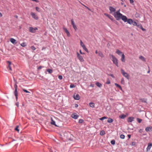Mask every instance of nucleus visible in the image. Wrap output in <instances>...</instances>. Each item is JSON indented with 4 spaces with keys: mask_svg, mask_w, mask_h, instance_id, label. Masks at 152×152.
<instances>
[{
    "mask_svg": "<svg viewBox=\"0 0 152 152\" xmlns=\"http://www.w3.org/2000/svg\"><path fill=\"white\" fill-rule=\"evenodd\" d=\"M113 15L117 20H119L121 19L123 21H126V17L125 15H123L122 14L120 13V10L113 13Z\"/></svg>",
    "mask_w": 152,
    "mask_h": 152,
    "instance_id": "nucleus-1",
    "label": "nucleus"
},
{
    "mask_svg": "<svg viewBox=\"0 0 152 152\" xmlns=\"http://www.w3.org/2000/svg\"><path fill=\"white\" fill-rule=\"evenodd\" d=\"M110 58H112V61H113V63L115 64L117 67H118L117 59L113 55H110Z\"/></svg>",
    "mask_w": 152,
    "mask_h": 152,
    "instance_id": "nucleus-2",
    "label": "nucleus"
},
{
    "mask_svg": "<svg viewBox=\"0 0 152 152\" xmlns=\"http://www.w3.org/2000/svg\"><path fill=\"white\" fill-rule=\"evenodd\" d=\"M121 72L124 76L127 79H129V75L127 73L125 72L123 69H121Z\"/></svg>",
    "mask_w": 152,
    "mask_h": 152,
    "instance_id": "nucleus-3",
    "label": "nucleus"
},
{
    "mask_svg": "<svg viewBox=\"0 0 152 152\" xmlns=\"http://www.w3.org/2000/svg\"><path fill=\"white\" fill-rule=\"evenodd\" d=\"M80 45L83 48V49L86 52H88V51L87 48H86V46L82 42V40H80Z\"/></svg>",
    "mask_w": 152,
    "mask_h": 152,
    "instance_id": "nucleus-4",
    "label": "nucleus"
},
{
    "mask_svg": "<svg viewBox=\"0 0 152 152\" xmlns=\"http://www.w3.org/2000/svg\"><path fill=\"white\" fill-rule=\"evenodd\" d=\"M77 57L80 61L81 62L84 61V60L83 57L81 55H80L78 52H77Z\"/></svg>",
    "mask_w": 152,
    "mask_h": 152,
    "instance_id": "nucleus-5",
    "label": "nucleus"
},
{
    "mask_svg": "<svg viewBox=\"0 0 152 152\" xmlns=\"http://www.w3.org/2000/svg\"><path fill=\"white\" fill-rule=\"evenodd\" d=\"M38 28L37 27L34 28L32 27H30L29 28V31L31 33H35L36 32V30H37Z\"/></svg>",
    "mask_w": 152,
    "mask_h": 152,
    "instance_id": "nucleus-6",
    "label": "nucleus"
},
{
    "mask_svg": "<svg viewBox=\"0 0 152 152\" xmlns=\"http://www.w3.org/2000/svg\"><path fill=\"white\" fill-rule=\"evenodd\" d=\"M71 24L72 25L73 27L74 28V29H75V31H77V27L76 25H75V23L74 22V21L73 19L71 20Z\"/></svg>",
    "mask_w": 152,
    "mask_h": 152,
    "instance_id": "nucleus-7",
    "label": "nucleus"
},
{
    "mask_svg": "<svg viewBox=\"0 0 152 152\" xmlns=\"http://www.w3.org/2000/svg\"><path fill=\"white\" fill-rule=\"evenodd\" d=\"M7 62L8 64V66L7 67V68L10 72H11L12 71V68L11 66V65L12 64L11 62L9 61H7Z\"/></svg>",
    "mask_w": 152,
    "mask_h": 152,
    "instance_id": "nucleus-8",
    "label": "nucleus"
},
{
    "mask_svg": "<svg viewBox=\"0 0 152 152\" xmlns=\"http://www.w3.org/2000/svg\"><path fill=\"white\" fill-rule=\"evenodd\" d=\"M31 15L32 16V18L36 20H37L38 19V17L36 14L33 12H31Z\"/></svg>",
    "mask_w": 152,
    "mask_h": 152,
    "instance_id": "nucleus-9",
    "label": "nucleus"
},
{
    "mask_svg": "<svg viewBox=\"0 0 152 152\" xmlns=\"http://www.w3.org/2000/svg\"><path fill=\"white\" fill-rule=\"evenodd\" d=\"M109 9V10L110 11V13L112 14L113 15V12L114 13L115 12V11L116 10H115V9L114 8H113L112 7H110Z\"/></svg>",
    "mask_w": 152,
    "mask_h": 152,
    "instance_id": "nucleus-10",
    "label": "nucleus"
},
{
    "mask_svg": "<svg viewBox=\"0 0 152 152\" xmlns=\"http://www.w3.org/2000/svg\"><path fill=\"white\" fill-rule=\"evenodd\" d=\"M126 21H124L125 22H127L128 23L131 25L132 24V23H133V21L132 20V19H127V18L126 17Z\"/></svg>",
    "mask_w": 152,
    "mask_h": 152,
    "instance_id": "nucleus-11",
    "label": "nucleus"
},
{
    "mask_svg": "<svg viewBox=\"0 0 152 152\" xmlns=\"http://www.w3.org/2000/svg\"><path fill=\"white\" fill-rule=\"evenodd\" d=\"M63 29L65 32V33H66L67 36L68 37H70V34L69 33V32L67 30V28H64Z\"/></svg>",
    "mask_w": 152,
    "mask_h": 152,
    "instance_id": "nucleus-12",
    "label": "nucleus"
},
{
    "mask_svg": "<svg viewBox=\"0 0 152 152\" xmlns=\"http://www.w3.org/2000/svg\"><path fill=\"white\" fill-rule=\"evenodd\" d=\"M148 145L147 147L146 148V150L147 151H148L150 150L152 146V144L151 143H149L148 144Z\"/></svg>",
    "mask_w": 152,
    "mask_h": 152,
    "instance_id": "nucleus-13",
    "label": "nucleus"
},
{
    "mask_svg": "<svg viewBox=\"0 0 152 152\" xmlns=\"http://www.w3.org/2000/svg\"><path fill=\"white\" fill-rule=\"evenodd\" d=\"M104 15H105L108 18H109L112 21H113L114 20L112 16L105 13H104Z\"/></svg>",
    "mask_w": 152,
    "mask_h": 152,
    "instance_id": "nucleus-14",
    "label": "nucleus"
},
{
    "mask_svg": "<svg viewBox=\"0 0 152 152\" xmlns=\"http://www.w3.org/2000/svg\"><path fill=\"white\" fill-rule=\"evenodd\" d=\"M72 117L74 119H76L78 118V116L76 113H74L72 115Z\"/></svg>",
    "mask_w": 152,
    "mask_h": 152,
    "instance_id": "nucleus-15",
    "label": "nucleus"
},
{
    "mask_svg": "<svg viewBox=\"0 0 152 152\" xmlns=\"http://www.w3.org/2000/svg\"><path fill=\"white\" fill-rule=\"evenodd\" d=\"M74 99L76 100H78L80 99V96L78 94H77L75 95L74 96Z\"/></svg>",
    "mask_w": 152,
    "mask_h": 152,
    "instance_id": "nucleus-16",
    "label": "nucleus"
},
{
    "mask_svg": "<svg viewBox=\"0 0 152 152\" xmlns=\"http://www.w3.org/2000/svg\"><path fill=\"white\" fill-rule=\"evenodd\" d=\"M10 41L13 44H15L17 43L16 40L12 38L10 39Z\"/></svg>",
    "mask_w": 152,
    "mask_h": 152,
    "instance_id": "nucleus-17",
    "label": "nucleus"
},
{
    "mask_svg": "<svg viewBox=\"0 0 152 152\" xmlns=\"http://www.w3.org/2000/svg\"><path fill=\"white\" fill-rule=\"evenodd\" d=\"M152 129V126H149L146 127L145 129V130L146 132L149 131L150 130Z\"/></svg>",
    "mask_w": 152,
    "mask_h": 152,
    "instance_id": "nucleus-18",
    "label": "nucleus"
},
{
    "mask_svg": "<svg viewBox=\"0 0 152 152\" xmlns=\"http://www.w3.org/2000/svg\"><path fill=\"white\" fill-rule=\"evenodd\" d=\"M134 118L132 117H129L127 120V121L128 122H131L134 120Z\"/></svg>",
    "mask_w": 152,
    "mask_h": 152,
    "instance_id": "nucleus-19",
    "label": "nucleus"
},
{
    "mask_svg": "<svg viewBox=\"0 0 152 152\" xmlns=\"http://www.w3.org/2000/svg\"><path fill=\"white\" fill-rule=\"evenodd\" d=\"M139 58L143 61L145 62L146 61L145 58L142 56H140Z\"/></svg>",
    "mask_w": 152,
    "mask_h": 152,
    "instance_id": "nucleus-20",
    "label": "nucleus"
},
{
    "mask_svg": "<svg viewBox=\"0 0 152 152\" xmlns=\"http://www.w3.org/2000/svg\"><path fill=\"white\" fill-rule=\"evenodd\" d=\"M98 54L99 55V56H100L101 58H103L104 57V56L103 54L100 51H99L98 52Z\"/></svg>",
    "mask_w": 152,
    "mask_h": 152,
    "instance_id": "nucleus-21",
    "label": "nucleus"
},
{
    "mask_svg": "<svg viewBox=\"0 0 152 152\" xmlns=\"http://www.w3.org/2000/svg\"><path fill=\"white\" fill-rule=\"evenodd\" d=\"M125 56L124 54H123L122 55L121 60L123 62H125Z\"/></svg>",
    "mask_w": 152,
    "mask_h": 152,
    "instance_id": "nucleus-22",
    "label": "nucleus"
},
{
    "mask_svg": "<svg viewBox=\"0 0 152 152\" xmlns=\"http://www.w3.org/2000/svg\"><path fill=\"white\" fill-rule=\"evenodd\" d=\"M96 85L99 87H101L102 86V84L98 82H96Z\"/></svg>",
    "mask_w": 152,
    "mask_h": 152,
    "instance_id": "nucleus-23",
    "label": "nucleus"
},
{
    "mask_svg": "<svg viewBox=\"0 0 152 152\" xmlns=\"http://www.w3.org/2000/svg\"><path fill=\"white\" fill-rule=\"evenodd\" d=\"M116 53L119 55L122 53V52L118 49L116 50Z\"/></svg>",
    "mask_w": 152,
    "mask_h": 152,
    "instance_id": "nucleus-24",
    "label": "nucleus"
},
{
    "mask_svg": "<svg viewBox=\"0 0 152 152\" xmlns=\"http://www.w3.org/2000/svg\"><path fill=\"white\" fill-rule=\"evenodd\" d=\"M113 120L112 118H109L108 119L107 121L108 123H111L113 122Z\"/></svg>",
    "mask_w": 152,
    "mask_h": 152,
    "instance_id": "nucleus-25",
    "label": "nucleus"
},
{
    "mask_svg": "<svg viewBox=\"0 0 152 152\" xmlns=\"http://www.w3.org/2000/svg\"><path fill=\"white\" fill-rule=\"evenodd\" d=\"M14 80L15 81V83L14 85V87L15 88V90H17V83L16 81H15V80L14 79Z\"/></svg>",
    "mask_w": 152,
    "mask_h": 152,
    "instance_id": "nucleus-26",
    "label": "nucleus"
},
{
    "mask_svg": "<svg viewBox=\"0 0 152 152\" xmlns=\"http://www.w3.org/2000/svg\"><path fill=\"white\" fill-rule=\"evenodd\" d=\"M51 124L52 125L55 126H57L55 124V122L53 120L52 118H51Z\"/></svg>",
    "mask_w": 152,
    "mask_h": 152,
    "instance_id": "nucleus-27",
    "label": "nucleus"
},
{
    "mask_svg": "<svg viewBox=\"0 0 152 152\" xmlns=\"http://www.w3.org/2000/svg\"><path fill=\"white\" fill-rule=\"evenodd\" d=\"M89 105L91 107L94 108V107L95 104L94 103L91 102L89 103Z\"/></svg>",
    "mask_w": 152,
    "mask_h": 152,
    "instance_id": "nucleus-28",
    "label": "nucleus"
},
{
    "mask_svg": "<svg viewBox=\"0 0 152 152\" xmlns=\"http://www.w3.org/2000/svg\"><path fill=\"white\" fill-rule=\"evenodd\" d=\"M126 115L124 114L121 115L119 116V117L122 119H124L126 117Z\"/></svg>",
    "mask_w": 152,
    "mask_h": 152,
    "instance_id": "nucleus-29",
    "label": "nucleus"
},
{
    "mask_svg": "<svg viewBox=\"0 0 152 152\" xmlns=\"http://www.w3.org/2000/svg\"><path fill=\"white\" fill-rule=\"evenodd\" d=\"M115 85L118 88H119L120 89H121V90H122V88L121 87V86L118 84L116 83H115Z\"/></svg>",
    "mask_w": 152,
    "mask_h": 152,
    "instance_id": "nucleus-30",
    "label": "nucleus"
},
{
    "mask_svg": "<svg viewBox=\"0 0 152 152\" xmlns=\"http://www.w3.org/2000/svg\"><path fill=\"white\" fill-rule=\"evenodd\" d=\"M20 45L21 46L23 47H25L26 46L27 44L25 42H23V43L21 44Z\"/></svg>",
    "mask_w": 152,
    "mask_h": 152,
    "instance_id": "nucleus-31",
    "label": "nucleus"
},
{
    "mask_svg": "<svg viewBox=\"0 0 152 152\" xmlns=\"http://www.w3.org/2000/svg\"><path fill=\"white\" fill-rule=\"evenodd\" d=\"M140 100L142 102L146 103L147 102V100L144 99H140Z\"/></svg>",
    "mask_w": 152,
    "mask_h": 152,
    "instance_id": "nucleus-32",
    "label": "nucleus"
},
{
    "mask_svg": "<svg viewBox=\"0 0 152 152\" xmlns=\"http://www.w3.org/2000/svg\"><path fill=\"white\" fill-rule=\"evenodd\" d=\"M18 127L19 126H17L15 128V130L17 131L18 132H19V129L18 128Z\"/></svg>",
    "mask_w": 152,
    "mask_h": 152,
    "instance_id": "nucleus-33",
    "label": "nucleus"
},
{
    "mask_svg": "<svg viewBox=\"0 0 152 152\" xmlns=\"http://www.w3.org/2000/svg\"><path fill=\"white\" fill-rule=\"evenodd\" d=\"M105 132L104 131H102L100 132V134L101 135H103L105 134Z\"/></svg>",
    "mask_w": 152,
    "mask_h": 152,
    "instance_id": "nucleus-34",
    "label": "nucleus"
},
{
    "mask_svg": "<svg viewBox=\"0 0 152 152\" xmlns=\"http://www.w3.org/2000/svg\"><path fill=\"white\" fill-rule=\"evenodd\" d=\"M47 71L50 74L51 73L53 72V70L51 69H48Z\"/></svg>",
    "mask_w": 152,
    "mask_h": 152,
    "instance_id": "nucleus-35",
    "label": "nucleus"
},
{
    "mask_svg": "<svg viewBox=\"0 0 152 152\" xmlns=\"http://www.w3.org/2000/svg\"><path fill=\"white\" fill-rule=\"evenodd\" d=\"M36 10L38 12H40V9L38 7H36Z\"/></svg>",
    "mask_w": 152,
    "mask_h": 152,
    "instance_id": "nucleus-36",
    "label": "nucleus"
},
{
    "mask_svg": "<svg viewBox=\"0 0 152 152\" xmlns=\"http://www.w3.org/2000/svg\"><path fill=\"white\" fill-rule=\"evenodd\" d=\"M14 94L15 96L18 95V92L17 90H15L14 92Z\"/></svg>",
    "mask_w": 152,
    "mask_h": 152,
    "instance_id": "nucleus-37",
    "label": "nucleus"
},
{
    "mask_svg": "<svg viewBox=\"0 0 152 152\" xmlns=\"http://www.w3.org/2000/svg\"><path fill=\"white\" fill-rule=\"evenodd\" d=\"M121 84H124V81L123 78L121 79Z\"/></svg>",
    "mask_w": 152,
    "mask_h": 152,
    "instance_id": "nucleus-38",
    "label": "nucleus"
},
{
    "mask_svg": "<svg viewBox=\"0 0 152 152\" xmlns=\"http://www.w3.org/2000/svg\"><path fill=\"white\" fill-rule=\"evenodd\" d=\"M125 136L124 134H121L120 136V137L122 139H124L125 138Z\"/></svg>",
    "mask_w": 152,
    "mask_h": 152,
    "instance_id": "nucleus-39",
    "label": "nucleus"
},
{
    "mask_svg": "<svg viewBox=\"0 0 152 152\" xmlns=\"http://www.w3.org/2000/svg\"><path fill=\"white\" fill-rule=\"evenodd\" d=\"M137 120L138 122L139 123H141L142 121V120L141 119L139 118H137Z\"/></svg>",
    "mask_w": 152,
    "mask_h": 152,
    "instance_id": "nucleus-40",
    "label": "nucleus"
},
{
    "mask_svg": "<svg viewBox=\"0 0 152 152\" xmlns=\"http://www.w3.org/2000/svg\"><path fill=\"white\" fill-rule=\"evenodd\" d=\"M107 118L106 117H103L101 118H99V119L101 120H103L107 119Z\"/></svg>",
    "mask_w": 152,
    "mask_h": 152,
    "instance_id": "nucleus-41",
    "label": "nucleus"
},
{
    "mask_svg": "<svg viewBox=\"0 0 152 152\" xmlns=\"http://www.w3.org/2000/svg\"><path fill=\"white\" fill-rule=\"evenodd\" d=\"M110 83V82L109 79L108 78L107 79V81L106 82V84H109Z\"/></svg>",
    "mask_w": 152,
    "mask_h": 152,
    "instance_id": "nucleus-42",
    "label": "nucleus"
},
{
    "mask_svg": "<svg viewBox=\"0 0 152 152\" xmlns=\"http://www.w3.org/2000/svg\"><path fill=\"white\" fill-rule=\"evenodd\" d=\"M115 141L114 140H113L111 141V143L112 145H114L115 144Z\"/></svg>",
    "mask_w": 152,
    "mask_h": 152,
    "instance_id": "nucleus-43",
    "label": "nucleus"
},
{
    "mask_svg": "<svg viewBox=\"0 0 152 152\" xmlns=\"http://www.w3.org/2000/svg\"><path fill=\"white\" fill-rule=\"evenodd\" d=\"M23 91H24V92H26V93H30V92L29 91H27V90L24 89H23V88L22 89Z\"/></svg>",
    "mask_w": 152,
    "mask_h": 152,
    "instance_id": "nucleus-44",
    "label": "nucleus"
},
{
    "mask_svg": "<svg viewBox=\"0 0 152 152\" xmlns=\"http://www.w3.org/2000/svg\"><path fill=\"white\" fill-rule=\"evenodd\" d=\"M83 122V120L82 119H80L79 121V123H82Z\"/></svg>",
    "mask_w": 152,
    "mask_h": 152,
    "instance_id": "nucleus-45",
    "label": "nucleus"
},
{
    "mask_svg": "<svg viewBox=\"0 0 152 152\" xmlns=\"http://www.w3.org/2000/svg\"><path fill=\"white\" fill-rule=\"evenodd\" d=\"M31 49L34 50H36V48L34 46H31Z\"/></svg>",
    "mask_w": 152,
    "mask_h": 152,
    "instance_id": "nucleus-46",
    "label": "nucleus"
},
{
    "mask_svg": "<svg viewBox=\"0 0 152 152\" xmlns=\"http://www.w3.org/2000/svg\"><path fill=\"white\" fill-rule=\"evenodd\" d=\"M132 24L134 26H137V23L136 22H134V21H133V23H132Z\"/></svg>",
    "mask_w": 152,
    "mask_h": 152,
    "instance_id": "nucleus-47",
    "label": "nucleus"
},
{
    "mask_svg": "<svg viewBox=\"0 0 152 152\" xmlns=\"http://www.w3.org/2000/svg\"><path fill=\"white\" fill-rule=\"evenodd\" d=\"M62 76L61 75H59L58 76V78L60 80H61L62 79Z\"/></svg>",
    "mask_w": 152,
    "mask_h": 152,
    "instance_id": "nucleus-48",
    "label": "nucleus"
},
{
    "mask_svg": "<svg viewBox=\"0 0 152 152\" xmlns=\"http://www.w3.org/2000/svg\"><path fill=\"white\" fill-rule=\"evenodd\" d=\"M70 87L71 88H73L75 87V86L74 85L71 84L70 85Z\"/></svg>",
    "mask_w": 152,
    "mask_h": 152,
    "instance_id": "nucleus-49",
    "label": "nucleus"
},
{
    "mask_svg": "<svg viewBox=\"0 0 152 152\" xmlns=\"http://www.w3.org/2000/svg\"><path fill=\"white\" fill-rule=\"evenodd\" d=\"M15 105L16 106H17V107H18L19 106V102H16V103H15Z\"/></svg>",
    "mask_w": 152,
    "mask_h": 152,
    "instance_id": "nucleus-50",
    "label": "nucleus"
},
{
    "mask_svg": "<svg viewBox=\"0 0 152 152\" xmlns=\"http://www.w3.org/2000/svg\"><path fill=\"white\" fill-rule=\"evenodd\" d=\"M43 67H44V66H39L38 67L37 69H40Z\"/></svg>",
    "mask_w": 152,
    "mask_h": 152,
    "instance_id": "nucleus-51",
    "label": "nucleus"
},
{
    "mask_svg": "<svg viewBox=\"0 0 152 152\" xmlns=\"http://www.w3.org/2000/svg\"><path fill=\"white\" fill-rule=\"evenodd\" d=\"M143 131V130L142 129H140L139 130V132L140 133H142Z\"/></svg>",
    "mask_w": 152,
    "mask_h": 152,
    "instance_id": "nucleus-52",
    "label": "nucleus"
},
{
    "mask_svg": "<svg viewBox=\"0 0 152 152\" xmlns=\"http://www.w3.org/2000/svg\"><path fill=\"white\" fill-rule=\"evenodd\" d=\"M130 1V3L131 4H132L134 2V1L133 0H129Z\"/></svg>",
    "mask_w": 152,
    "mask_h": 152,
    "instance_id": "nucleus-53",
    "label": "nucleus"
},
{
    "mask_svg": "<svg viewBox=\"0 0 152 152\" xmlns=\"http://www.w3.org/2000/svg\"><path fill=\"white\" fill-rule=\"evenodd\" d=\"M80 53L81 54H84L85 53H82L81 50H80Z\"/></svg>",
    "mask_w": 152,
    "mask_h": 152,
    "instance_id": "nucleus-54",
    "label": "nucleus"
},
{
    "mask_svg": "<svg viewBox=\"0 0 152 152\" xmlns=\"http://www.w3.org/2000/svg\"><path fill=\"white\" fill-rule=\"evenodd\" d=\"M16 97V101H17L18 99V95L15 96Z\"/></svg>",
    "mask_w": 152,
    "mask_h": 152,
    "instance_id": "nucleus-55",
    "label": "nucleus"
},
{
    "mask_svg": "<svg viewBox=\"0 0 152 152\" xmlns=\"http://www.w3.org/2000/svg\"><path fill=\"white\" fill-rule=\"evenodd\" d=\"M135 143L134 142H133L132 143V145H135Z\"/></svg>",
    "mask_w": 152,
    "mask_h": 152,
    "instance_id": "nucleus-56",
    "label": "nucleus"
},
{
    "mask_svg": "<svg viewBox=\"0 0 152 152\" xmlns=\"http://www.w3.org/2000/svg\"><path fill=\"white\" fill-rule=\"evenodd\" d=\"M131 136V135H130V134H128V137L129 138H130Z\"/></svg>",
    "mask_w": 152,
    "mask_h": 152,
    "instance_id": "nucleus-57",
    "label": "nucleus"
},
{
    "mask_svg": "<svg viewBox=\"0 0 152 152\" xmlns=\"http://www.w3.org/2000/svg\"><path fill=\"white\" fill-rule=\"evenodd\" d=\"M2 15L1 14V13L0 12V17H2Z\"/></svg>",
    "mask_w": 152,
    "mask_h": 152,
    "instance_id": "nucleus-58",
    "label": "nucleus"
},
{
    "mask_svg": "<svg viewBox=\"0 0 152 152\" xmlns=\"http://www.w3.org/2000/svg\"><path fill=\"white\" fill-rule=\"evenodd\" d=\"M78 106V105L77 104H75V107H77Z\"/></svg>",
    "mask_w": 152,
    "mask_h": 152,
    "instance_id": "nucleus-59",
    "label": "nucleus"
},
{
    "mask_svg": "<svg viewBox=\"0 0 152 152\" xmlns=\"http://www.w3.org/2000/svg\"><path fill=\"white\" fill-rule=\"evenodd\" d=\"M98 53V52H97V50H96V52H95V53H96V54H97V53Z\"/></svg>",
    "mask_w": 152,
    "mask_h": 152,
    "instance_id": "nucleus-60",
    "label": "nucleus"
},
{
    "mask_svg": "<svg viewBox=\"0 0 152 152\" xmlns=\"http://www.w3.org/2000/svg\"><path fill=\"white\" fill-rule=\"evenodd\" d=\"M142 29L143 31H144L145 30V29L143 28H142Z\"/></svg>",
    "mask_w": 152,
    "mask_h": 152,
    "instance_id": "nucleus-61",
    "label": "nucleus"
},
{
    "mask_svg": "<svg viewBox=\"0 0 152 152\" xmlns=\"http://www.w3.org/2000/svg\"><path fill=\"white\" fill-rule=\"evenodd\" d=\"M110 76H112V77H113V75H112V74H111V75H110Z\"/></svg>",
    "mask_w": 152,
    "mask_h": 152,
    "instance_id": "nucleus-62",
    "label": "nucleus"
},
{
    "mask_svg": "<svg viewBox=\"0 0 152 152\" xmlns=\"http://www.w3.org/2000/svg\"><path fill=\"white\" fill-rule=\"evenodd\" d=\"M90 86H91V87H94V86L93 85H90Z\"/></svg>",
    "mask_w": 152,
    "mask_h": 152,
    "instance_id": "nucleus-63",
    "label": "nucleus"
},
{
    "mask_svg": "<svg viewBox=\"0 0 152 152\" xmlns=\"http://www.w3.org/2000/svg\"><path fill=\"white\" fill-rule=\"evenodd\" d=\"M121 4L122 5H123V4H123V2L121 3Z\"/></svg>",
    "mask_w": 152,
    "mask_h": 152,
    "instance_id": "nucleus-64",
    "label": "nucleus"
}]
</instances>
